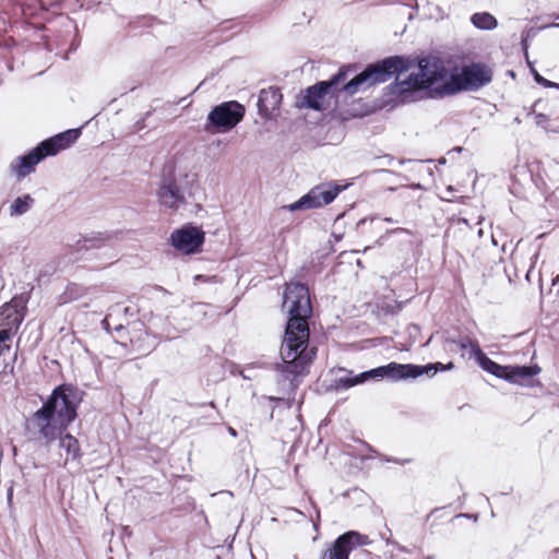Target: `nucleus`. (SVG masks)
Here are the masks:
<instances>
[{
  "mask_svg": "<svg viewBox=\"0 0 559 559\" xmlns=\"http://www.w3.org/2000/svg\"><path fill=\"white\" fill-rule=\"evenodd\" d=\"M392 545H394L400 551H406V548L404 546H401L396 542H392Z\"/></svg>",
  "mask_w": 559,
  "mask_h": 559,
  "instance_id": "30",
  "label": "nucleus"
},
{
  "mask_svg": "<svg viewBox=\"0 0 559 559\" xmlns=\"http://www.w3.org/2000/svg\"><path fill=\"white\" fill-rule=\"evenodd\" d=\"M345 372V376L337 377L334 380L333 386L335 390H346L357 384H360L358 374H354L352 370L342 369Z\"/></svg>",
  "mask_w": 559,
  "mask_h": 559,
  "instance_id": "20",
  "label": "nucleus"
},
{
  "mask_svg": "<svg viewBox=\"0 0 559 559\" xmlns=\"http://www.w3.org/2000/svg\"><path fill=\"white\" fill-rule=\"evenodd\" d=\"M245 107L236 100L216 105L209 112L204 130L207 133L228 132L243 118Z\"/></svg>",
  "mask_w": 559,
  "mask_h": 559,
  "instance_id": "7",
  "label": "nucleus"
},
{
  "mask_svg": "<svg viewBox=\"0 0 559 559\" xmlns=\"http://www.w3.org/2000/svg\"><path fill=\"white\" fill-rule=\"evenodd\" d=\"M384 221L388 223H393V219L391 217H385Z\"/></svg>",
  "mask_w": 559,
  "mask_h": 559,
  "instance_id": "35",
  "label": "nucleus"
},
{
  "mask_svg": "<svg viewBox=\"0 0 559 559\" xmlns=\"http://www.w3.org/2000/svg\"><path fill=\"white\" fill-rule=\"evenodd\" d=\"M282 100V94L276 87H269L266 90H262L259 94L258 98V110L260 116L263 118H270L275 111Z\"/></svg>",
  "mask_w": 559,
  "mask_h": 559,
  "instance_id": "16",
  "label": "nucleus"
},
{
  "mask_svg": "<svg viewBox=\"0 0 559 559\" xmlns=\"http://www.w3.org/2000/svg\"><path fill=\"white\" fill-rule=\"evenodd\" d=\"M454 366L452 362H449L448 365H443L441 362H435V364H428L426 366H419V369L423 370V376L424 374L433 376L438 371L450 370Z\"/></svg>",
  "mask_w": 559,
  "mask_h": 559,
  "instance_id": "22",
  "label": "nucleus"
},
{
  "mask_svg": "<svg viewBox=\"0 0 559 559\" xmlns=\"http://www.w3.org/2000/svg\"><path fill=\"white\" fill-rule=\"evenodd\" d=\"M528 67H530V69H531V70H532V69H535V68L533 67V64H531V62H530V61H528Z\"/></svg>",
  "mask_w": 559,
  "mask_h": 559,
  "instance_id": "37",
  "label": "nucleus"
},
{
  "mask_svg": "<svg viewBox=\"0 0 559 559\" xmlns=\"http://www.w3.org/2000/svg\"><path fill=\"white\" fill-rule=\"evenodd\" d=\"M399 75L396 81L386 88L389 94L401 103L414 100V95L421 91L427 97L435 99L451 96V92L447 91L451 85V74L438 57L427 56L419 59L418 72L411 73L404 80H400Z\"/></svg>",
  "mask_w": 559,
  "mask_h": 559,
  "instance_id": "2",
  "label": "nucleus"
},
{
  "mask_svg": "<svg viewBox=\"0 0 559 559\" xmlns=\"http://www.w3.org/2000/svg\"><path fill=\"white\" fill-rule=\"evenodd\" d=\"M80 134V129L67 130L43 141L40 143V148H44L47 156L56 155L61 150H64L74 143L79 139Z\"/></svg>",
  "mask_w": 559,
  "mask_h": 559,
  "instance_id": "15",
  "label": "nucleus"
},
{
  "mask_svg": "<svg viewBox=\"0 0 559 559\" xmlns=\"http://www.w3.org/2000/svg\"><path fill=\"white\" fill-rule=\"evenodd\" d=\"M557 19H559V15L557 16Z\"/></svg>",
  "mask_w": 559,
  "mask_h": 559,
  "instance_id": "39",
  "label": "nucleus"
},
{
  "mask_svg": "<svg viewBox=\"0 0 559 559\" xmlns=\"http://www.w3.org/2000/svg\"><path fill=\"white\" fill-rule=\"evenodd\" d=\"M34 202V199L29 194L16 198L10 206V215L20 216L27 213L32 209Z\"/></svg>",
  "mask_w": 559,
  "mask_h": 559,
  "instance_id": "19",
  "label": "nucleus"
},
{
  "mask_svg": "<svg viewBox=\"0 0 559 559\" xmlns=\"http://www.w3.org/2000/svg\"><path fill=\"white\" fill-rule=\"evenodd\" d=\"M550 26H552V27H559V23H554V24H551Z\"/></svg>",
  "mask_w": 559,
  "mask_h": 559,
  "instance_id": "36",
  "label": "nucleus"
},
{
  "mask_svg": "<svg viewBox=\"0 0 559 559\" xmlns=\"http://www.w3.org/2000/svg\"><path fill=\"white\" fill-rule=\"evenodd\" d=\"M367 544H369L367 535L349 531L340 535L333 545L323 551L321 559H348L355 548Z\"/></svg>",
  "mask_w": 559,
  "mask_h": 559,
  "instance_id": "11",
  "label": "nucleus"
},
{
  "mask_svg": "<svg viewBox=\"0 0 559 559\" xmlns=\"http://www.w3.org/2000/svg\"><path fill=\"white\" fill-rule=\"evenodd\" d=\"M228 432L231 437H237V431L233 427H228Z\"/></svg>",
  "mask_w": 559,
  "mask_h": 559,
  "instance_id": "31",
  "label": "nucleus"
},
{
  "mask_svg": "<svg viewBox=\"0 0 559 559\" xmlns=\"http://www.w3.org/2000/svg\"><path fill=\"white\" fill-rule=\"evenodd\" d=\"M558 282H559V275H558V276H556V277L552 280V285H556Z\"/></svg>",
  "mask_w": 559,
  "mask_h": 559,
  "instance_id": "32",
  "label": "nucleus"
},
{
  "mask_svg": "<svg viewBox=\"0 0 559 559\" xmlns=\"http://www.w3.org/2000/svg\"><path fill=\"white\" fill-rule=\"evenodd\" d=\"M60 448L64 449L68 454L72 455V459L80 456L79 441L71 435H64L60 438Z\"/></svg>",
  "mask_w": 559,
  "mask_h": 559,
  "instance_id": "21",
  "label": "nucleus"
},
{
  "mask_svg": "<svg viewBox=\"0 0 559 559\" xmlns=\"http://www.w3.org/2000/svg\"><path fill=\"white\" fill-rule=\"evenodd\" d=\"M532 74L534 76V80L543 85L544 87H554V88H559V84L558 83H555V82H551L547 79L544 78V75H540L536 69H532Z\"/></svg>",
  "mask_w": 559,
  "mask_h": 559,
  "instance_id": "25",
  "label": "nucleus"
},
{
  "mask_svg": "<svg viewBox=\"0 0 559 559\" xmlns=\"http://www.w3.org/2000/svg\"><path fill=\"white\" fill-rule=\"evenodd\" d=\"M115 330H116V331H120V330H122V324H118V325H116V326H115Z\"/></svg>",
  "mask_w": 559,
  "mask_h": 559,
  "instance_id": "34",
  "label": "nucleus"
},
{
  "mask_svg": "<svg viewBox=\"0 0 559 559\" xmlns=\"http://www.w3.org/2000/svg\"><path fill=\"white\" fill-rule=\"evenodd\" d=\"M358 379H359L360 384L365 383V382H367L369 380H374V381L382 380V374H381V371H380V366L377 367V368L370 369L368 371H364V372L358 373Z\"/></svg>",
  "mask_w": 559,
  "mask_h": 559,
  "instance_id": "23",
  "label": "nucleus"
},
{
  "mask_svg": "<svg viewBox=\"0 0 559 559\" xmlns=\"http://www.w3.org/2000/svg\"><path fill=\"white\" fill-rule=\"evenodd\" d=\"M347 186H340L336 182H325L310 189L308 193L302 195L298 201L285 205L282 209L296 212L318 209L332 203L335 198L346 189Z\"/></svg>",
  "mask_w": 559,
  "mask_h": 559,
  "instance_id": "8",
  "label": "nucleus"
},
{
  "mask_svg": "<svg viewBox=\"0 0 559 559\" xmlns=\"http://www.w3.org/2000/svg\"><path fill=\"white\" fill-rule=\"evenodd\" d=\"M82 400L83 392L71 384L55 388L32 418L39 436L47 442L53 441L76 418Z\"/></svg>",
  "mask_w": 559,
  "mask_h": 559,
  "instance_id": "3",
  "label": "nucleus"
},
{
  "mask_svg": "<svg viewBox=\"0 0 559 559\" xmlns=\"http://www.w3.org/2000/svg\"><path fill=\"white\" fill-rule=\"evenodd\" d=\"M473 358L483 370L514 384L527 385L540 372L538 366H501L488 358L479 345H473Z\"/></svg>",
  "mask_w": 559,
  "mask_h": 559,
  "instance_id": "5",
  "label": "nucleus"
},
{
  "mask_svg": "<svg viewBox=\"0 0 559 559\" xmlns=\"http://www.w3.org/2000/svg\"><path fill=\"white\" fill-rule=\"evenodd\" d=\"M158 200L162 205L168 209H178L185 203V195L175 182H165L158 190Z\"/></svg>",
  "mask_w": 559,
  "mask_h": 559,
  "instance_id": "17",
  "label": "nucleus"
},
{
  "mask_svg": "<svg viewBox=\"0 0 559 559\" xmlns=\"http://www.w3.org/2000/svg\"><path fill=\"white\" fill-rule=\"evenodd\" d=\"M411 234V231L406 228H402V227H399V228H394V229H391V230H388V234L389 235H392V234Z\"/></svg>",
  "mask_w": 559,
  "mask_h": 559,
  "instance_id": "28",
  "label": "nucleus"
},
{
  "mask_svg": "<svg viewBox=\"0 0 559 559\" xmlns=\"http://www.w3.org/2000/svg\"><path fill=\"white\" fill-rule=\"evenodd\" d=\"M283 306L288 311V320L281 346L283 362L276 364V370L285 379L294 380L306 372L317 354L314 347H308V319L312 314L308 287L300 283L288 284L284 292Z\"/></svg>",
  "mask_w": 559,
  "mask_h": 559,
  "instance_id": "1",
  "label": "nucleus"
},
{
  "mask_svg": "<svg viewBox=\"0 0 559 559\" xmlns=\"http://www.w3.org/2000/svg\"><path fill=\"white\" fill-rule=\"evenodd\" d=\"M205 239L204 233L192 225H185L170 235L171 246L186 254H193L200 251Z\"/></svg>",
  "mask_w": 559,
  "mask_h": 559,
  "instance_id": "10",
  "label": "nucleus"
},
{
  "mask_svg": "<svg viewBox=\"0 0 559 559\" xmlns=\"http://www.w3.org/2000/svg\"><path fill=\"white\" fill-rule=\"evenodd\" d=\"M45 157H47L40 143L31 152L23 156L15 157L10 164V170L17 179H23L35 170V166Z\"/></svg>",
  "mask_w": 559,
  "mask_h": 559,
  "instance_id": "13",
  "label": "nucleus"
},
{
  "mask_svg": "<svg viewBox=\"0 0 559 559\" xmlns=\"http://www.w3.org/2000/svg\"><path fill=\"white\" fill-rule=\"evenodd\" d=\"M459 346L463 350H467L469 353V357H473V345H479L477 341H474L469 337H465L459 341Z\"/></svg>",
  "mask_w": 559,
  "mask_h": 559,
  "instance_id": "26",
  "label": "nucleus"
},
{
  "mask_svg": "<svg viewBox=\"0 0 559 559\" xmlns=\"http://www.w3.org/2000/svg\"><path fill=\"white\" fill-rule=\"evenodd\" d=\"M120 311H123V312H127L128 311V308H121L119 305H116L114 307L110 308V312L105 317V319L102 321V325L103 328L106 330V331H110L111 326H110V320L112 319L114 317V312H120Z\"/></svg>",
  "mask_w": 559,
  "mask_h": 559,
  "instance_id": "24",
  "label": "nucleus"
},
{
  "mask_svg": "<svg viewBox=\"0 0 559 559\" xmlns=\"http://www.w3.org/2000/svg\"><path fill=\"white\" fill-rule=\"evenodd\" d=\"M104 241V238H91V239H86V242H88L90 245L87 246L88 248H94V247H100L102 243Z\"/></svg>",
  "mask_w": 559,
  "mask_h": 559,
  "instance_id": "27",
  "label": "nucleus"
},
{
  "mask_svg": "<svg viewBox=\"0 0 559 559\" xmlns=\"http://www.w3.org/2000/svg\"><path fill=\"white\" fill-rule=\"evenodd\" d=\"M492 80V70L485 63L472 62L461 68L460 72L451 73V85L447 87L451 96L462 91L478 90Z\"/></svg>",
  "mask_w": 559,
  "mask_h": 559,
  "instance_id": "6",
  "label": "nucleus"
},
{
  "mask_svg": "<svg viewBox=\"0 0 559 559\" xmlns=\"http://www.w3.org/2000/svg\"><path fill=\"white\" fill-rule=\"evenodd\" d=\"M407 69L406 60L403 57H388L379 62L369 64L362 72L345 83L341 91L347 95H354L376 84L384 83Z\"/></svg>",
  "mask_w": 559,
  "mask_h": 559,
  "instance_id": "4",
  "label": "nucleus"
},
{
  "mask_svg": "<svg viewBox=\"0 0 559 559\" xmlns=\"http://www.w3.org/2000/svg\"><path fill=\"white\" fill-rule=\"evenodd\" d=\"M23 318L19 311L7 304L0 308V355L10 349V340L13 333L19 329Z\"/></svg>",
  "mask_w": 559,
  "mask_h": 559,
  "instance_id": "12",
  "label": "nucleus"
},
{
  "mask_svg": "<svg viewBox=\"0 0 559 559\" xmlns=\"http://www.w3.org/2000/svg\"><path fill=\"white\" fill-rule=\"evenodd\" d=\"M12 498V488L9 489V492H8V499L11 500Z\"/></svg>",
  "mask_w": 559,
  "mask_h": 559,
  "instance_id": "33",
  "label": "nucleus"
},
{
  "mask_svg": "<svg viewBox=\"0 0 559 559\" xmlns=\"http://www.w3.org/2000/svg\"><path fill=\"white\" fill-rule=\"evenodd\" d=\"M380 371L382 379L386 378L392 382L416 379L423 376V370L419 369V366L413 364L390 362L388 365L380 366Z\"/></svg>",
  "mask_w": 559,
  "mask_h": 559,
  "instance_id": "14",
  "label": "nucleus"
},
{
  "mask_svg": "<svg viewBox=\"0 0 559 559\" xmlns=\"http://www.w3.org/2000/svg\"><path fill=\"white\" fill-rule=\"evenodd\" d=\"M241 376H242L243 379H248L249 378L243 372H241Z\"/></svg>",
  "mask_w": 559,
  "mask_h": 559,
  "instance_id": "38",
  "label": "nucleus"
},
{
  "mask_svg": "<svg viewBox=\"0 0 559 559\" xmlns=\"http://www.w3.org/2000/svg\"><path fill=\"white\" fill-rule=\"evenodd\" d=\"M350 67H343L330 80L321 81L306 88L301 99L298 102V106L321 110L324 97L347 79Z\"/></svg>",
  "mask_w": 559,
  "mask_h": 559,
  "instance_id": "9",
  "label": "nucleus"
},
{
  "mask_svg": "<svg viewBox=\"0 0 559 559\" xmlns=\"http://www.w3.org/2000/svg\"><path fill=\"white\" fill-rule=\"evenodd\" d=\"M471 22L475 27L488 31L496 28L498 25L497 19L488 12L474 13L471 16Z\"/></svg>",
  "mask_w": 559,
  "mask_h": 559,
  "instance_id": "18",
  "label": "nucleus"
},
{
  "mask_svg": "<svg viewBox=\"0 0 559 559\" xmlns=\"http://www.w3.org/2000/svg\"><path fill=\"white\" fill-rule=\"evenodd\" d=\"M135 128L136 130H142L145 128V120L144 119H141L139 121L135 122Z\"/></svg>",
  "mask_w": 559,
  "mask_h": 559,
  "instance_id": "29",
  "label": "nucleus"
}]
</instances>
